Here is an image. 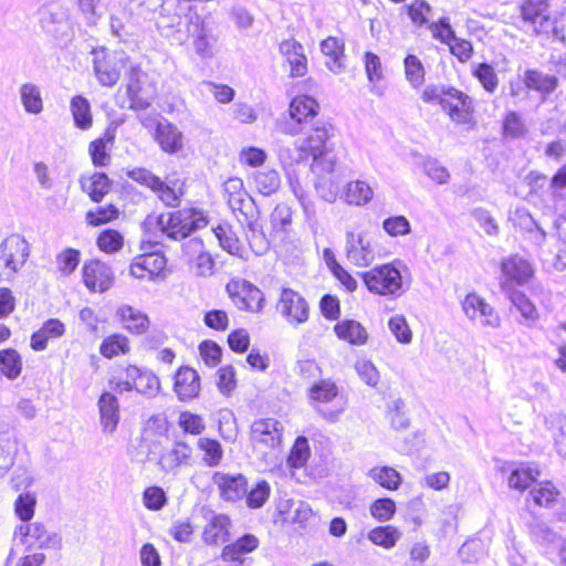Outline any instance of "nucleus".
Listing matches in <instances>:
<instances>
[{
  "label": "nucleus",
  "mask_w": 566,
  "mask_h": 566,
  "mask_svg": "<svg viewBox=\"0 0 566 566\" xmlns=\"http://www.w3.org/2000/svg\"><path fill=\"white\" fill-rule=\"evenodd\" d=\"M548 7V0H526L522 4V17L536 33L544 31L549 22Z\"/></svg>",
  "instance_id": "obj_27"
},
{
  "label": "nucleus",
  "mask_w": 566,
  "mask_h": 566,
  "mask_svg": "<svg viewBox=\"0 0 566 566\" xmlns=\"http://www.w3.org/2000/svg\"><path fill=\"white\" fill-rule=\"evenodd\" d=\"M405 76L411 87L419 88L424 82V67L422 62L413 54L403 60Z\"/></svg>",
  "instance_id": "obj_53"
},
{
  "label": "nucleus",
  "mask_w": 566,
  "mask_h": 566,
  "mask_svg": "<svg viewBox=\"0 0 566 566\" xmlns=\"http://www.w3.org/2000/svg\"><path fill=\"white\" fill-rule=\"evenodd\" d=\"M160 201L168 207H177L184 196V182L180 180H170L167 182L161 180L160 187L154 191Z\"/></svg>",
  "instance_id": "obj_47"
},
{
  "label": "nucleus",
  "mask_w": 566,
  "mask_h": 566,
  "mask_svg": "<svg viewBox=\"0 0 566 566\" xmlns=\"http://www.w3.org/2000/svg\"><path fill=\"white\" fill-rule=\"evenodd\" d=\"M321 50L322 53L327 57V69L335 74H339L345 67L344 42L338 38L329 36L322 41Z\"/></svg>",
  "instance_id": "obj_31"
},
{
  "label": "nucleus",
  "mask_w": 566,
  "mask_h": 566,
  "mask_svg": "<svg viewBox=\"0 0 566 566\" xmlns=\"http://www.w3.org/2000/svg\"><path fill=\"white\" fill-rule=\"evenodd\" d=\"M388 329L395 339L401 345H409L412 342L413 333L402 314H395L388 321Z\"/></svg>",
  "instance_id": "obj_52"
},
{
  "label": "nucleus",
  "mask_w": 566,
  "mask_h": 566,
  "mask_svg": "<svg viewBox=\"0 0 566 566\" xmlns=\"http://www.w3.org/2000/svg\"><path fill=\"white\" fill-rule=\"evenodd\" d=\"M70 108L74 119V125L77 128L87 130L92 127L93 117L91 112V104L85 97L81 95L74 96L71 99Z\"/></svg>",
  "instance_id": "obj_42"
},
{
  "label": "nucleus",
  "mask_w": 566,
  "mask_h": 566,
  "mask_svg": "<svg viewBox=\"0 0 566 566\" xmlns=\"http://www.w3.org/2000/svg\"><path fill=\"white\" fill-rule=\"evenodd\" d=\"M259 543L260 542L256 536L252 534H245L238 538L234 543L224 546L222 549L221 558L226 563H230L233 566H242L244 563V558L242 556L256 549Z\"/></svg>",
  "instance_id": "obj_25"
},
{
  "label": "nucleus",
  "mask_w": 566,
  "mask_h": 566,
  "mask_svg": "<svg viewBox=\"0 0 566 566\" xmlns=\"http://www.w3.org/2000/svg\"><path fill=\"white\" fill-rule=\"evenodd\" d=\"M532 275L533 268L526 259L520 255L507 256L501 262L500 286L504 293L515 291L516 285L526 284Z\"/></svg>",
  "instance_id": "obj_10"
},
{
  "label": "nucleus",
  "mask_w": 566,
  "mask_h": 566,
  "mask_svg": "<svg viewBox=\"0 0 566 566\" xmlns=\"http://www.w3.org/2000/svg\"><path fill=\"white\" fill-rule=\"evenodd\" d=\"M212 482L217 485L220 496L230 502L242 499L247 493V479L238 473L213 472Z\"/></svg>",
  "instance_id": "obj_19"
},
{
  "label": "nucleus",
  "mask_w": 566,
  "mask_h": 566,
  "mask_svg": "<svg viewBox=\"0 0 566 566\" xmlns=\"http://www.w3.org/2000/svg\"><path fill=\"white\" fill-rule=\"evenodd\" d=\"M283 426L273 418H260L251 424V441L253 448L263 453L274 450L282 442Z\"/></svg>",
  "instance_id": "obj_8"
},
{
  "label": "nucleus",
  "mask_w": 566,
  "mask_h": 566,
  "mask_svg": "<svg viewBox=\"0 0 566 566\" xmlns=\"http://www.w3.org/2000/svg\"><path fill=\"white\" fill-rule=\"evenodd\" d=\"M507 471H510L509 486L521 492L525 491L539 476L538 469L531 464H520L518 467L510 464Z\"/></svg>",
  "instance_id": "obj_38"
},
{
  "label": "nucleus",
  "mask_w": 566,
  "mask_h": 566,
  "mask_svg": "<svg viewBox=\"0 0 566 566\" xmlns=\"http://www.w3.org/2000/svg\"><path fill=\"white\" fill-rule=\"evenodd\" d=\"M201 389L198 373L190 367H180L175 375L174 390L180 401L192 400Z\"/></svg>",
  "instance_id": "obj_21"
},
{
  "label": "nucleus",
  "mask_w": 566,
  "mask_h": 566,
  "mask_svg": "<svg viewBox=\"0 0 566 566\" xmlns=\"http://www.w3.org/2000/svg\"><path fill=\"white\" fill-rule=\"evenodd\" d=\"M336 336L354 346H363L368 340L366 328L357 321L344 319L334 326Z\"/></svg>",
  "instance_id": "obj_32"
},
{
  "label": "nucleus",
  "mask_w": 566,
  "mask_h": 566,
  "mask_svg": "<svg viewBox=\"0 0 566 566\" xmlns=\"http://www.w3.org/2000/svg\"><path fill=\"white\" fill-rule=\"evenodd\" d=\"M14 536L31 547L59 548L61 546L60 536L50 533L40 522L19 525L14 531Z\"/></svg>",
  "instance_id": "obj_14"
},
{
  "label": "nucleus",
  "mask_w": 566,
  "mask_h": 566,
  "mask_svg": "<svg viewBox=\"0 0 566 566\" xmlns=\"http://www.w3.org/2000/svg\"><path fill=\"white\" fill-rule=\"evenodd\" d=\"M505 293L509 295L512 304L521 313L522 317L526 321L527 325H532L537 322L539 317L538 311L524 293L520 291H511Z\"/></svg>",
  "instance_id": "obj_50"
},
{
  "label": "nucleus",
  "mask_w": 566,
  "mask_h": 566,
  "mask_svg": "<svg viewBox=\"0 0 566 566\" xmlns=\"http://www.w3.org/2000/svg\"><path fill=\"white\" fill-rule=\"evenodd\" d=\"M0 251V261L3 263L0 276L9 280L27 263L30 256V244L23 235L13 233L1 242Z\"/></svg>",
  "instance_id": "obj_5"
},
{
  "label": "nucleus",
  "mask_w": 566,
  "mask_h": 566,
  "mask_svg": "<svg viewBox=\"0 0 566 566\" xmlns=\"http://www.w3.org/2000/svg\"><path fill=\"white\" fill-rule=\"evenodd\" d=\"M423 174L437 185H446L450 180V172L447 167L437 159L427 158L421 163Z\"/></svg>",
  "instance_id": "obj_60"
},
{
  "label": "nucleus",
  "mask_w": 566,
  "mask_h": 566,
  "mask_svg": "<svg viewBox=\"0 0 566 566\" xmlns=\"http://www.w3.org/2000/svg\"><path fill=\"white\" fill-rule=\"evenodd\" d=\"M114 136L105 134L93 140L88 146V153L95 167H106L111 161L109 149L113 145Z\"/></svg>",
  "instance_id": "obj_46"
},
{
  "label": "nucleus",
  "mask_w": 566,
  "mask_h": 566,
  "mask_svg": "<svg viewBox=\"0 0 566 566\" xmlns=\"http://www.w3.org/2000/svg\"><path fill=\"white\" fill-rule=\"evenodd\" d=\"M82 274L83 282L91 292L103 293L107 291L114 282L111 268L97 260L86 262L83 266Z\"/></svg>",
  "instance_id": "obj_17"
},
{
  "label": "nucleus",
  "mask_w": 566,
  "mask_h": 566,
  "mask_svg": "<svg viewBox=\"0 0 566 566\" xmlns=\"http://www.w3.org/2000/svg\"><path fill=\"white\" fill-rule=\"evenodd\" d=\"M19 93L22 106L28 114L38 115L43 111V99L38 85L22 84Z\"/></svg>",
  "instance_id": "obj_45"
},
{
  "label": "nucleus",
  "mask_w": 566,
  "mask_h": 566,
  "mask_svg": "<svg viewBox=\"0 0 566 566\" xmlns=\"http://www.w3.org/2000/svg\"><path fill=\"white\" fill-rule=\"evenodd\" d=\"M92 54L94 55V73L98 83L103 86H114L120 77L127 57L122 53H109L105 49H94Z\"/></svg>",
  "instance_id": "obj_6"
},
{
  "label": "nucleus",
  "mask_w": 566,
  "mask_h": 566,
  "mask_svg": "<svg viewBox=\"0 0 566 566\" xmlns=\"http://www.w3.org/2000/svg\"><path fill=\"white\" fill-rule=\"evenodd\" d=\"M361 279L370 293L397 298L409 290L411 273L405 261L395 259L361 273Z\"/></svg>",
  "instance_id": "obj_2"
},
{
  "label": "nucleus",
  "mask_w": 566,
  "mask_h": 566,
  "mask_svg": "<svg viewBox=\"0 0 566 566\" xmlns=\"http://www.w3.org/2000/svg\"><path fill=\"white\" fill-rule=\"evenodd\" d=\"M310 405L325 420L335 422L346 409V400L332 379H321L308 388Z\"/></svg>",
  "instance_id": "obj_3"
},
{
  "label": "nucleus",
  "mask_w": 566,
  "mask_h": 566,
  "mask_svg": "<svg viewBox=\"0 0 566 566\" xmlns=\"http://www.w3.org/2000/svg\"><path fill=\"white\" fill-rule=\"evenodd\" d=\"M401 537V532L394 525L377 526L370 530L367 538L377 546L391 549Z\"/></svg>",
  "instance_id": "obj_43"
},
{
  "label": "nucleus",
  "mask_w": 566,
  "mask_h": 566,
  "mask_svg": "<svg viewBox=\"0 0 566 566\" xmlns=\"http://www.w3.org/2000/svg\"><path fill=\"white\" fill-rule=\"evenodd\" d=\"M129 350L127 337L115 334L103 340L99 347L101 354L106 358H113L119 354H126Z\"/></svg>",
  "instance_id": "obj_57"
},
{
  "label": "nucleus",
  "mask_w": 566,
  "mask_h": 566,
  "mask_svg": "<svg viewBox=\"0 0 566 566\" xmlns=\"http://www.w3.org/2000/svg\"><path fill=\"white\" fill-rule=\"evenodd\" d=\"M207 213L197 208H184L167 214H161L158 226L164 234L172 240H182L192 232L208 226Z\"/></svg>",
  "instance_id": "obj_4"
},
{
  "label": "nucleus",
  "mask_w": 566,
  "mask_h": 566,
  "mask_svg": "<svg viewBox=\"0 0 566 566\" xmlns=\"http://www.w3.org/2000/svg\"><path fill=\"white\" fill-rule=\"evenodd\" d=\"M255 189L263 196L275 193L281 187V177L277 170L266 168L258 170L252 175Z\"/></svg>",
  "instance_id": "obj_41"
},
{
  "label": "nucleus",
  "mask_w": 566,
  "mask_h": 566,
  "mask_svg": "<svg viewBox=\"0 0 566 566\" xmlns=\"http://www.w3.org/2000/svg\"><path fill=\"white\" fill-rule=\"evenodd\" d=\"M145 74L138 67H132L126 85L130 108L146 109L153 99V94L143 86Z\"/></svg>",
  "instance_id": "obj_24"
},
{
  "label": "nucleus",
  "mask_w": 566,
  "mask_h": 566,
  "mask_svg": "<svg viewBox=\"0 0 566 566\" xmlns=\"http://www.w3.org/2000/svg\"><path fill=\"white\" fill-rule=\"evenodd\" d=\"M192 448L185 441H175L170 448L163 450L158 465L166 473H175L182 465H190Z\"/></svg>",
  "instance_id": "obj_18"
},
{
  "label": "nucleus",
  "mask_w": 566,
  "mask_h": 566,
  "mask_svg": "<svg viewBox=\"0 0 566 566\" xmlns=\"http://www.w3.org/2000/svg\"><path fill=\"white\" fill-rule=\"evenodd\" d=\"M66 332L64 323L57 318L46 319L39 331L31 336V348L42 352L48 347L50 340L61 338Z\"/></svg>",
  "instance_id": "obj_28"
},
{
  "label": "nucleus",
  "mask_w": 566,
  "mask_h": 566,
  "mask_svg": "<svg viewBox=\"0 0 566 566\" xmlns=\"http://www.w3.org/2000/svg\"><path fill=\"white\" fill-rule=\"evenodd\" d=\"M127 378L133 380L134 390L146 397H156L160 390L159 378L148 369L130 365L125 369Z\"/></svg>",
  "instance_id": "obj_22"
},
{
  "label": "nucleus",
  "mask_w": 566,
  "mask_h": 566,
  "mask_svg": "<svg viewBox=\"0 0 566 566\" xmlns=\"http://www.w3.org/2000/svg\"><path fill=\"white\" fill-rule=\"evenodd\" d=\"M232 300L239 310L259 313L263 310L264 295L260 289L253 284L243 281L233 285H228Z\"/></svg>",
  "instance_id": "obj_15"
},
{
  "label": "nucleus",
  "mask_w": 566,
  "mask_h": 566,
  "mask_svg": "<svg viewBox=\"0 0 566 566\" xmlns=\"http://www.w3.org/2000/svg\"><path fill=\"white\" fill-rule=\"evenodd\" d=\"M116 315L118 316L123 327L129 333L139 335L148 329L149 321L147 315L130 305L119 306Z\"/></svg>",
  "instance_id": "obj_34"
},
{
  "label": "nucleus",
  "mask_w": 566,
  "mask_h": 566,
  "mask_svg": "<svg viewBox=\"0 0 566 566\" xmlns=\"http://www.w3.org/2000/svg\"><path fill=\"white\" fill-rule=\"evenodd\" d=\"M187 32L193 36V48L196 53L203 60L212 57V45L208 40L201 19L196 15L190 18Z\"/></svg>",
  "instance_id": "obj_39"
},
{
  "label": "nucleus",
  "mask_w": 566,
  "mask_h": 566,
  "mask_svg": "<svg viewBox=\"0 0 566 566\" xmlns=\"http://www.w3.org/2000/svg\"><path fill=\"white\" fill-rule=\"evenodd\" d=\"M345 237V253L352 264L366 268L375 261V244L366 232L348 230Z\"/></svg>",
  "instance_id": "obj_7"
},
{
  "label": "nucleus",
  "mask_w": 566,
  "mask_h": 566,
  "mask_svg": "<svg viewBox=\"0 0 566 566\" xmlns=\"http://www.w3.org/2000/svg\"><path fill=\"white\" fill-rule=\"evenodd\" d=\"M166 268V259L160 253L136 256L130 264V274L139 280H153Z\"/></svg>",
  "instance_id": "obj_20"
},
{
  "label": "nucleus",
  "mask_w": 566,
  "mask_h": 566,
  "mask_svg": "<svg viewBox=\"0 0 566 566\" xmlns=\"http://www.w3.org/2000/svg\"><path fill=\"white\" fill-rule=\"evenodd\" d=\"M313 172L317 176L315 181L317 196L328 203L335 202L339 197L340 191V178L336 175V170L331 174L322 171Z\"/></svg>",
  "instance_id": "obj_37"
},
{
  "label": "nucleus",
  "mask_w": 566,
  "mask_h": 566,
  "mask_svg": "<svg viewBox=\"0 0 566 566\" xmlns=\"http://www.w3.org/2000/svg\"><path fill=\"white\" fill-rule=\"evenodd\" d=\"M396 510L395 501L389 497L377 499L369 506L370 515L380 523L390 521Z\"/></svg>",
  "instance_id": "obj_62"
},
{
  "label": "nucleus",
  "mask_w": 566,
  "mask_h": 566,
  "mask_svg": "<svg viewBox=\"0 0 566 566\" xmlns=\"http://www.w3.org/2000/svg\"><path fill=\"white\" fill-rule=\"evenodd\" d=\"M310 457V447L307 439L298 437L287 458V464L293 469H298L305 465Z\"/></svg>",
  "instance_id": "obj_64"
},
{
  "label": "nucleus",
  "mask_w": 566,
  "mask_h": 566,
  "mask_svg": "<svg viewBox=\"0 0 566 566\" xmlns=\"http://www.w3.org/2000/svg\"><path fill=\"white\" fill-rule=\"evenodd\" d=\"M178 426L185 433L191 436H200L206 430L205 419L190 411L179 413Z\"/></svg>",
  "instance_id": "obj_58"
},
{
  "label": "nucleus",
  "mask_w": 566,
  "mask_h": 566,
  "mask_svg": "<svg viewBox=\"0 0 566 566\" xmlns=\"http://www.w3.org/2000/svg\"><path fill=\"white\" fill-rule=\"evenodd\" d=\"M465 317L483 327L497 328L501 318L491 304L476 293H469L461 302Z\"/></svg>",
  "instance_id": "obj_9"
},
{
  "label": "nucleus",
  "mask_w": 566,
  "mask_h": 566,
  "mask_svg": "<svg viewBox=\"0 0 566 566\" xmlns=\"http://www.w3.org/2000/svg\"><path fill=\"white\" fill-rule=\"evenodd\" d=\"M132 19V11L126 7L118 4L109 10V24L112 33L124 39L130 34L127 30V24Z\"/></svg>",
  "instance_id": "obj_48"
},
{
  "label": "nucleus",
  "mask_w": 566,
  "mask_h": 566,
  "mask_svg": "<svg viewBox=\"0 0 566 566\" xmlns=\"http://www.w3.org/2000/svg\"><path fill=\"white\" fill-rule=\"evenodd\" d=\"M156 140L161 149L168 154H176L182 149V133L167 120L156 125Z\"/></svg>",
  "instance_id": "obj_30"
},
{
  "label": "nucleus",
  "mask_w": 566,
  "mask_h": 566,
  "mask_svg": "<svg viewBox=\"0 0 566 566\" xmlns=\"http://www.w3.org/2000/svg\"><path fill=\"white\" fill-rule=\"evenodd\" d=\"M334 136V127L327 123L316 124L304 138L295 140V150L282 147L279 150L281 163H300L312 157V170L334 172L337 160L329 147V140Z\"/></svg>",
  "instance_id": "obj_1"
},
{
  "label": "nucleus",
  "mask_w": 566,
  "mask_h": 566,
  "mask_svg": "<svg viewBox=\"0 0 566 566\" xmlns=\"http://www.w3.org/2000/svg\"><path fill=\"white\" fill-rule=\"evenodd\" d=\"M342 198L349 206L364 207L373 200L374 189L366 180H352L345 185Z\"/></svg>",
  "instance_id": "obj_29"
},
{
  "label": "nucleus",
  "mask_w": 566,
  "mask_h": 566,
  "mask_svg": "<svg viewBox=\"0 0 566 566\" xmlns=\"http://www.w3.org/2000/svg\"><path fill=\"white\" fill-rule=\"evenodd\" d=\"M546 423L552 430L556 451L562 457H566V418L562 415H554Z\"/></svg>",
  "instance_id": "obj_55"
},
{
  "label": "nucleus",
  "mask_w": 566,
  "mask_h": 566,
  "mask_svg": "<svg viewBox=\"0 0 566 566\" xmlns=\"http://www.w3.org/2000/svg\"><path fill=\"white\" fill-rule=\"evenodd\" d=\"M524 82L528 88L542 93L553 92L557 84V80L555 76L544 74L538 71H527L525 73Z\"/></svg>",
  "instance_id": "obj_56"
},
{
  "label": "nucleus",
  "mask_w": 566,
  "mask_h": 566,
  "mask_svg": "<svg viewBox=\"0 0 566 566\" xmlns=\"http://www.w3.org/2000/svg\"><path fill=\"white\" fill-rule=\"evenodd\" d=\"M280 52L284 55L291 65L293 76H303L306 73V57L303 46L295 40H285L280 44Z\"/></svg>",
  "instance_id": "obj_36"
},
{
  "label": "nucleus",
  "mask_w": 566,
  "mask_h": 566,
  "mask_svg": "<svg viewBox=\"0 0 566 566\" xmlns=\"http://www.w3.org/2000/svg\"><path fill=\"white\" fill-rule=\"evenodd\" d=\"M36 495L34 492H21L14 501V513L22 522H29L34 516Z\"/></svg>",
  "instance_id": "obj_54"
},
{
  "label": "nucleus",
  "mask_w": 566,
  "mask_h": 566,
  "mask_svg": "<svg viewBox=\"0 0 566 566\" xmlns=\"http://www.w3.org/2000/svg\"><path fill=\"white\" fill-rule=\"evenodd\" d=\"M381 228L389 237L392 238L405 237L411 232V224L409 220L401 214L384 219Z\"/></svg>",
  "instance_id": "obj_61"
},
{
  "label": "nucleus",
  "mask_w": 566,
  "mask_h": 566,
  "mask_svg": "<svg viewBox=\"0 0 566 566\" xmlns=\"http://www.w3.org/2000/svg\"><path fill=\"white\" fill-rule=\"evenodd\" d=\"M231 526L230 518L224 514H213L202 532V541L207 545L218 546L226 543L229 538Z\"/></svg>",
  "instance_id": "obj_26"
},
{
  "label": "nucleus",
  "mask_w": 566,
  "mask_h": 566,
  "mask_svg": "<svg viewBox=\"0 0 566 566\" xmlns=\"http://www.w3.org/2000/svg\"><path fill=\"white\" fill-rule=\"evenodd\" d=\"M17 440L12 431L0 429V479H2L14 464Z\"/></svg>",
  "instance_id": "obj_40"
},
{
  "label": "nucleus",
  "mask_w": 566,
  "mask_h": 566,
  "mask_svg": "<svg viewBox=\"0 0 566 566\" xmlns=\"http://www.w3.org/2000/svg\"><path fill=\"white\" fill-rule=\"evenodd\" d=\"M227 202L233 213H239L244 221L251 222L254 217L255 206L252 197L244 188L243 180L238 177H231L223 184Z\"/></svg>",
  "instance_id": "obj_13"
},
{
  "label": "nucleus",
  "mask_w": 566,
  "mask_h": 566,
  "mask_svg": "<svg viewBox=\"0 0 566 566\" xmlns=\"http://www.w3.org/2000/svg\"><path fill=\"white\" fill-rule=\"evenodd\" d=\"M442 109L457 124H471L473 120V103L471 97L457 88L449 87V94Z\"/></svg>",
  "instance_id": "obj_16"
},
{
  "label": "nucleus",
  "mask_w": 566,
  "mask_h": 566,
  "mask_svg": "<svg viewBox=\"0 0 566 566\" xmlns=\"http://www.w3.org/2000/svg\"><path fill=\"white\" fill-rule=\"evenodd\" d=\"M277 312L292 326H298L308 321L310 306L307 301L292 289H283L276 305Z\"/></svg>",
  "instance_id": "obj_11"
},
{
  "label": "nucleus",
  "mask_w": 566,
  "mask_h": 566,
  "mask_svg": "<svg viewBox=\"0 0 566 566\" xmlns=\"http://www.w3.org/2000/svg\"><path fill=\"white\" fill-rule=\"evenodd\" d=\"M317 102L307 95L294 97L290 103V119L280 124V129L286 135H297L301 132V125L317 115Z\"/></svg>",
  "instance_id": "obj_12"
},
{
  "label": "nucleus",
  "mask_w": 566,
  "mask_h": 566,
  "mask_svg": "<svg viewBox=\"0 0 566 566\" xmlns=\"http://www.w3.org/2000/svg\"><path fill=\"white\" fill-rule=\"evenodd\" d=\"M196 448L200 453L201 462L208 468L221 465L224 458V450L221 443L209 437H200L196 442Z\"/></svg>",
  "instance_id": "obj_35"
},
{
  "label": "nucleus",
  "mask_w": 566,
  "mask_h": 566,
  "mask_svg": "<svg viewBox=\"0 0 566 566\" xmlns=\"http://www.w3.org/2000/svg\"><path fill=\"white\" fill-rule=\"evenodd\" d=\"M407 15L411 23L417 28L427 27L430 24V17L432 14V7L426 0H412L405 7Z\"/></svg>",
  "instance_id": "obj_49"
},
{
  "label": "nucleus",
  "mask_w": 566,
  "mask_h": 566,
  "mask_svg": "<svg viewBox=\"0 0 566 566\" xmlns=\"http://www.w3.org/2000/svg\"><path fill=\"white\" fill-rule=\"evenodd\" d=\"M220 247L232 255H241V243L230 228L218 226L213 229Z\"/></svg>",
  "instance_id": "obj_59"
},
{
  "label": "nucleus",
  "mask_w": 566,
  "mask_h": 566,
  "mask_svg": "<svg viewBox=\"0 0 566 566\" xmlns=\"http://www.w3.org/2000/svg\"><path fill=\"white\" fill-rule=\"evenodd\" d=\"M368 476L389 491H396L399 489L402 482L400 473L391 467H375L368 471Z\"/></svg>",
  "instance_id": "obj_44"
},
{
  "label": "nucleus",
  "mask_w": 566,
  "mask_h": 566,
  "mask_svg": "<svg viewBox=\"0 0 566 566\" xmlns=\"http://www.w3.org/2000/svg\"><path fill=\"white\" fill-rule=\"evenodd\" d=\"M97 407L102 431L106 434L114 433L120 418L118 399L111 392H103L97 401Z\"/></svg>",
  "instance_id": "obj_23"
},
{
  "label": "nucleus",
  "mask_w": 566,
  "mask_h": 566,
  "mask_svg": "<svg viewBox=\"0 0 566 566\" xmlns=\"http://www.w3.org/2000/svg\"><path fill=\"white\" fill-rule=\"evenodd\" d=\"M0 370L10 380L17 379L22 371L21 356L14 349L0 350Z\"/></svg>",
  "instance_id": "obj_51"
},
{
  "label": "nucleus",
  "mask_w": 566,
  "mask_h": 566,
  "mask_svg": "<svg viewBox=\"0 0 566 566\" xmlns=\"http://www.w3.org/2000/svg\"><path fill=\"white\" fill-rule=\"evenodd\" d=\"M355 370L360 378L369 387H376L380 379V374L374 363L369 359L361 358L355 363Z\"/></svg>",
  "instance_id": "obj_63"
},
{
  "label": "nucleus",
  "mask_w": 566,
  "mask_h": 566,
  "mask_svg": "<svg viewBox=\"0 0 566 566\" xmlns=\"http://www.w3.org/2000/svg\"><path fill=\"white\" fill-rule=\"evenodd\" d=\"M82 190L88 195L94 202L103 200L111 190L112 182L106 174L94 172L82 176L80 179Z\"/></svg>",
  "instance_id": "obj_33"
}]
</instances>
